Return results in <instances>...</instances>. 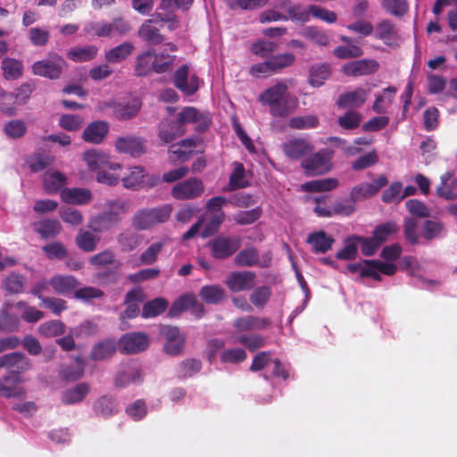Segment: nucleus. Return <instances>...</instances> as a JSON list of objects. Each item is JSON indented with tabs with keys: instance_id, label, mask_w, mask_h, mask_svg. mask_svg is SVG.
<instances>
[{
	"instance_id": "39448f33",
	"label": "nucleus",
	"mask_w": 457,
	"mask_h": 457,
	"mask_svg": "<svg viewBox=\"0 0 457 457\" xmlns=\"http://www.w3.org/2000/svg\"><path fill=\"white\" fill-rule=\"evenodd\" d=\"M347 269L351 272H359L361 277H370L377 281L381 280V274L393 276L397 270L395 264L377 260H365L361 263L350 264Z\"/></svg>"
},
{
	"instance_id": "dca6fc26",
	"label": "nucleus",
	"mask_w": 457,
	"mask_h": 457,
	"mask_svg": "<svg viewBox=\"0 0 457 457\" xmlns=\"http://www.w3.org/2000/svg\"><path fill=\"white\" fill-rule=\"evenodd\" d=\"M386 183V177L380 175L376 180L370 183L365 182L354 187L351 191L350 196L354 202L369 198L376 195Z\"/></svg>"
},
{
	"instance_id": "0e129e2a",
	"label": "nucleus",
	"mask_w": 457,
	"mask_h": 457,
	"mask_svg": "<svg viewBox=\"0 0 457 457\" xmlns=\"http://www.w3.org/2000/svg\"><path fill=\"white\" fill-rule=\"evenodd\" d=\"M246 186L247 182L245 179V168L242 163L236 162L234 164V170L229 178V190L243 188Z\"/></svg>"
},
{
	"instance_id": "1a4fd4ad",
	"label": "nucleus",
	"mask_w": 457,
	"mask_h": 457,
	"mask_svg": "<svg viewBox=\"0 0 457 457\" xmlns=\"http://www.w3.org/2000/svg\"><path fill=\"white\" fill-rule=\"evenodd\" d=\"M241 240L238 237L219 236L209 243L212 257L226 259L231 256L240 247Z\"/></svg>"
},
{
	"instance_id": "338daca9",
	"label": "nucleus",
	"mask_w": 457,
	"mask_h": 457,
	"mask_svg": "<svg viewBox=\"0 0 457 457\" xmlns=\"http://www.w3.org/2000/svg\"><path fill=\"white\" fill-rule=\"evenodd\" d=\"M318 119L314 115L297 116L289 120L288 125L295 129H308L318 126Z\"/></svg>"
},
{
	"instance_id": "2eb2a0df",
	"label": "nucleus",
	"mask_w": 457,
	"mask_h": 457,
	"mask_svg": "<svg viewBox=\"0 0 457 457\" xmlns=\"http://www.w3.org/2000/svg\"><path fill=\"white\" fill-rule=\"evenodd\" d=\"M117 152L129 154L137 157L145 153V142L142 138L133 136L120 137L114 143Z\"/></svg>"
},
{
	"instance_id": "aec40b11",
	"label": "nucleus",
	"mask_w": 457,
	"mask_h": 457,
	"mask_svg": "<svg viewBox=\"0 0 457 457\" xmlns=\"http://www.w3.org/2000/svg\"><path fill=\"white\" fill-rule=\"evenodd\" d=\"M282 149L289 159L299 160L311 154L313 151V146L303 138H293L284 143Z\"/></svg>"
},
{
	"instance_id": "69168bd1",
	"label": "nucleus",
	"mask_w": 457,
	"mask_h": 457,
	"mask_svg": "<svg viewBox=\"0 0 457 457\" xmlns=\"http://www.w3.org/2000/svg\"><path fill=\"white\" fill-rule=\"evenodd\" d=\"M269 60L274 73H277L285 68L292 66L295 61V57L292 54L285 53L274 55Z\"/></svg>"
},
{
	"instance_id": "7ed1b4c3",
	"label": "nucleus",
	"mask_w": 457,
	"mask_h": 457,
	"mask_svg": "<svg viewBox=\"0 0 457 457\" xmlns=\"http://www.w3.org/2000/svg\"><path fill=\"white\" fill-rule=\"evenodd\" d=\"M175 55L154 54L146 51L140 54L136 60L135 73L137 76H146L152 71L162 73L170 71L173 66Z\"/></svg>"
},
{
	"instance_id": "680f3d73",
	"label": "nucleus",
	"mask_w": 457,
	"mask_h": 457,
	"mask_svg": "<svg viewBox=\"0 0 457 457\" xmlns=\"http://www.w3.org/2000/svg\"><path fill=\"white\" fill-rule=\"evenodd\" d=\"M4 131L10 138H20L26 134L27 125L21 120H12L4 124Z\"/></svg>"
},
{
	"instance_id": "5fc2aeb1",
	"label": "nucleus",
	"mask_w": 457,
	"mask_h": 457,
	"mask_svg": "<svg viewBox=\"0 0 457 457\" xmlns=\"http://www.w3.org/2000/svg\"><path fill=\"white\" fill-rule=\"evenodd\" d=\"M338 186V181L336 179H322L312 180L303 184V189L309 192H324L330 191Z\"/></svg>"
},
{
	"instance_id": "c756f323",
	"label": "nucleus",
	"mask_w": 457,
	"mask_h": 457,
	"mask_svg": "<svg viewBox=\"0 0 457 457\" xmlns=\"http://www.w3.org/2000/svg\"><path fill=\"white\" fill-rule=\"evenodd\" d=\"M140 103L137 100H134L132 103H129L126 104H113L109 102L103 103L101 108H107V107H112L114 110V115L119 120H129L133 117H135L139 109H140Z\"/></svg>"
},
{
	"instance_id": "09e8293b",
	"label": "nucleus",
	"mask_w": 457,
	"mask_h": 457,
	"mask_svg": "<svg viewBox=\"0 0 457 457\" xmlns=\"http://www.w3.org/2000/svg\"><path fill=\"white\" fill-rule=\"evenodd\" d=\"M34 228L42 237L48 238L58 235L62 226L56 220H44L34 224Z\"/></svg>"
},
{
	"instance_id": "f257e3e1",
	"label": "nucleus",
	"mask_w": 457,
	"mask_h": 457,
	"mask_svg": "<svg viewBox=\"0 0 457 457\" xmlns=\"http://www.w3.org/2000/svg\"><path fill=\"white\" fill-rule=\"evenodd\" d=\"M82 161L99 183L116 186L120 181L121 165L111 161L110 155L100 149H88L82 154Z\"/></svg>"
},
{
	"instance_id": "4c0bfd02",
	"label": "nucleus",
	"mask_w": 457,
	"mask_h": 457,
	"mask_svg": "<svg viewBox=\"0 0 457 457\" xmlns=\"http://www.w3.org/2000/svg\"><path fill=\"white\" fill-rule=\"evenodd\" d=\"M116 217L112 214H108L107 212L98 214L93 216L88 220V228L93 232H104L110 229L113 225L117 224L115 222Z\"/></svg>"
},
{
	"instance_id": "72a5a7b5",
	"label": "nucleus",
	"mask_w": 457,
	"mask_h": 457,
	"mask_svg": "<svg viewBox=\"0 0 457 457\" xmlns=\"http://www.w3.org/2000/svg\"><path fill=\"white\" fill-rule=\"evenodd\" d=\"M11 306V303H5L0 309V332H13L20 327V318L9 312Z\"/></svg>"
},
{
	"instance_id": "e433bc0d",
	"label": "nucleus",
	"mask_w": 457,
	"mask_h": 457,
	"mask_svg": "<svg viewBox=\"0 0 457 457\" xmlns=\"http://www.w3.org/2000/svg\"><path fill=\"white\" fill-rule=\"evenodd\" d=\"M1 69L5 79L14 80L22 75L23 64L17 59L5 57L1 62Z\"/></svg>"
},
{
	"instance_id": "8fccbe9b",
	"label": "nucleus",
	"mask_w": 457,
	"mask_h": 457,
	"mask_svg": "<svg viewBox=\"0 0 457 457\" xmlns=\"http://www.w3.org/2000/svg\"><path fill=\"white\" fill-rule=\"evenodd\" d=\"M168 307V302L162 297H157L145 303L142 310V317L145 319L156 317Z\"/></svg>"
},
{
	"instance_id": "49530a36",
	"label": "nucleus",
	"mask_w": 457,
	"mask_h": 457,
	"mask_svg": "<svg viewBox=\"0 0 457 457\" xmlns=\"http://www.w3.org/2000/svg\"><path fill=\"white\" fill-rule=\"evenodd\" d=\"M116 352V344L112 340H105L94 345L90 357L95 361H102L113 355Z\"/></svg>"
},
{
	"instance_id": "a19ab883",
	"label": "nucleus",
	"mask_w": 457,
	"mask_h": 457,
	"mask_svg": "<svg viewBox=\"0 0 457 457\" xmlns=\"http://www.w3.org/2000/svg\"><path fill=\"white\" fill-rule=\"evenodd\" d=\"M99 241L100 237L94 232L84 229H79L75 237L78 247L84 252L95 251Z\"/></svg>"
},
{
	"instance_id": "052dcab7",
	"label": "nucleus",
	"mask_w": 457,
	"mask_h": 457,
	"mask_svg": "<svg viewBox=\"0 0 457 457\" xmlns=\"http://www.w3.org/2000/svg\"><path fill=\"white\" fill-rule=\"evenodd\" d=\"M302 34L305 38L320 46H326L329 43V37L326 32L313 26L306 27Z\"/></svg>"
},
{
	"instance_id": "a18cd8bd",
	"label": "nucleus",
	"mask_w": 457,
	"mask_h": 457,
	"mask_svg": "<svg viewBox=\"0 0 457 457\" xmlns=\"http://www.w3.org/2000/svg\"><path fill=\"white\" fill-rule=\"evenodd\" d=\"M134 50L130 42H124L105 53V60L112 63L120 62L125 60Z\"/></svg>"
},
{
	"instance_id": "7c9ffc66",
	"label": "nucleus",
	"mask_w": 457,
	"mask_h": 457,
	"mask_svg": "<svg viewBox=\"0 0 457 457\" xmlns=\"http://www.w3.org/2000/svg\"><path fill=\"white\" fill-rule=\"evenodd\" d=\"M306 242L312 245V251L317 253H324L331 249L334 239L324 231L311 233Z\"/></svg>"
},
{
	"instance_id": "2f4dec72",
	"label": "nucleus",
	"mask_w": 457,
	"mask_h": 457,
	"mask_svg": "<svg viewBox=\"0 0 457 457\" xmlns=\"http://www.w3.org/2000/svg\"><path fill=\"white\" fill-rule=\"evenodd\" d=\"M144 293L140 289H133L127 293L125 303L127 308L121 314V319H132L139 313V303L144 300Z\"/></svg>"
},
{
	"instance_id": "423d86ee",
	"label": "nucleus",
	"mask_w": 457,
	"mask_h": 457,
	"mask_svg": "<svg viewBox=\"0 0 457 457\" xmlns=\"http://www.w3.org/2000/svg\"><path fill=\"white\" fill-rule=\"evenodd\" d=\"M333 152L328 149H322L304 159L302 162V167L308 176L322 175L329 171L332 168L331 159Z\"/></svg>"
},
{
	"instance_id": "c85d7f7f",
	"label": "nucleus",
	"mask_w": 457,
	"mask_h": 457,
	"mask_svg": "<svg viewBox=\"0 0 457 457\" xmlns=\"http://www.w3.org/2000/svg\"><path fill=\"white\" fill-rule=\"evenodd\" d=\"M195 146V141L193 139H184L178 144H174L169 148L170 159L172 162H185L193 153Z\"/></svg>"
},
{
	"instance_id": "ddd939ff",
	"label": "nucleus",
	"mask_w": 457,
	"mask_h": 457,
	"mask_svg": "<svg viewBox=\"0 0 457 457\" xmlns=\"http://www.w3.org/2000/svg\"><path fill=\"white\" fill-rule=\"evenodd\" d=\"M178 123L184 128L187 124L194 123L200 130L206 129L211 122L207 113L200 112L192 106L184 107L177 115Z\"/></svg>"
},
{
	"instance_id": "f3484780",
	"label": "nucleus",
	"mask_w": 457,
	"mask_h": 457,
	"mask_svg": "<svg viewBox=\"0 0 457 457\" xmlns=\"http://www.w3.org/2000/svg\"><path fill=\"white\" fill-rule=\"evenodd\" d=\"M379 68V63L373 59H362L345 63L343 72L347 76L358 77L375 73Z\"/></svg>"
},
{
	"instance_id": "3c124183",
	"label": "nucleus",
	"mask_w": 457,
	"mask_h": 457,
	"mask_svg": "<svg viewBox=\"0 0 457 457\" xmlns=\"http://www.w3.org/2000/svg\"><path fill=\"white\" fill-rule=\"evenodd\" d=\"M271 296V288L269 286H262L254 288L249 295L251 303L257 309H262L268 303Z\"/></svg>"
},
{
	"instance_id": "412c9836",
	"label": "nucleus",
	"mask_w": 457,
	"mask_h": 457,
	"mask_svg": "<svg viewBox=\"0 0 457 457\" xmlns=\"http://www.w3.org/2000/svg\"><path fill=\"white\" fill-rule=\"evenodd\" d=\"M270 325V320L265 317H257L246 315L237 318L233 321V327L238 332H246L252 330H262Z\"/></svg>"
},
{
	"instance_id": "473e14b6",
	"label": "nucleus",
	"mask_w": 457,
	"mask_h": 457,
	"mask_svg": "<svg viewBox=\"0 0 457 457\" xmlns=\"http://www.w3.org/2000/svg\"><path fill=\"white\" fill-rule=\"evenodd\" d=\"M48 283L60 295L68 294L79 286L78 280L70 275H55Z\"/></svg>"
},
{
	"instance_id": "c03bdc74",
	"label": "nucleus",
	"mask_w": 457,
	"mask_h": 457,
	"mask_svg": "<svg viewBox=\"0 0 457 457\" xmlns=\"http://www.w3.org/2000/svg\"><path fill=\"white\" fill-rule=\"evenodd\" d=\"M117 240L123 252H131L141 244L142 237L135 231L127 229L118 236Z\"/></svg>"
},
{
	"instance_id": "bf43d9fd",
	"label": "nucleus",
	"mask_w": 457,
	"mask_h": 457,
	"mask_svg": "<svg viewBox=\"0 0 457 457\" xmlns=\"http://www.w3.org/2000/svg\"><path fill=\"white\" fill-rule=\"evenodd\" d=\"M247 357L245 349L240 347L224 349L220 353V361L223 363L237 364L244 361Z\"/></svg>"
},
{
	"instance_id": "774afa93",
	"label": "nucleus",
	"mask_w": 457,
	"mask_h": 457,
	"mask_svg": "<svg viewBox=\"0 0 457 457\" xmlns=\"http://www.w3.org/2000/svg\"><path fill=\"white\" fill-rule=\"evenodd\" d=\"M162 247L163 244L161 242L152 244L140 254V263L143 265H151L155 262Z\"/></svg>"
},
{
	"instance_id": "4d7b16f0",
	"label": "nucleus",
	"mask_w": 457,
	"mask_h": 457,
	"mask_svg": "<svg viewBox=\"0 0 457 457\" xmlns=\"http://www.w3.org/2000/svg\"><path fill=\"white\" fill-rule=\"evenodd\" d=\"M330 69L327 64H320L312 67L310 71L309 82L313 87H320L329 77Z\"/></svg>"
},
{
	"instance_id": "4be33fe9",
	"label": "nucleus",
	"mask_w": 457,
	"mask_h": 457,
	"mask_svg": "<svg viewBox=\"0 0 457 457\" xmlns=\"http://www.w3.org/2000/svg\"><path fill=\"white\" fill-rule=\"evenodd\" d=\"M166 338L164 345L165 352L170 355H177L183 350L185 337L176 327H166L162 329Z\"/></svg>"
},
{
	"instance_id": "4468645a",
	"label": "nucleus",
	"mask_w": 457,
	"mask_h": 457,
	"mask_svg": "<svg viewBox=\"0 0 457 457\" xmlns=\"http://www.w3.org/2000/svg\"><path fill=\"white\" fill-rule=\"evenodd\" d=\"M162 21V14L155 12L151 19L146 20L138 29L137 35L149 45H158L163 41V37L154 23L159 24Z\"/></svg>"
},
{
	"instance_id": "e2e57ef3",
	"label": "nucleus",
	"mask_w": 457,
	"mask_h": 457,
	"mask_svg": "<svg viewBox=\"0 0 457 457\" xmlns=\"http://www.w3.org/2000/svg\"><path fill=\"white\" fill-rule=\"evenodd\" d=\"M224 212L210 213V217L207 218L204 228L201 233L202 237L205 238L214 234L218 230L220 224L224 221Z\"/></svg>"
},
{
	"instance_id": "a211bd4d",
	"label": "nucleus",
	"mask_w": 457,
	"mask_h": 457,
	"mask_svg": "<svg viewBox=\"0 0 457 457\" xmlns=\"http://www.w3.org/2000/svg\"><path fill=\"white\" fill-rule=\"evenodd\" d=\"M19 375L9 373L0 378V395L5 398H19L25 395Z\"/></svg>"
},
{
	"instance_id": "603ef678",
	"label": "nucleus",
	"mask_w": 457,
	"mask_h": 457,
	"mask_svg": "<svg viewBox=\"0 0 457 457\" xmlns=\"http://www.w3.org/2000/svg\"><path fill=\"white\" fill-rule=\"evenodd\" d=\"M381 6L395 17H403L409 11L407 0H381Z\"/></svg>"
},
{
	"instance_id": "6ab92c4d",
	"label": "nucleus",
	"mask_w": 457,
	"mask_h": 457,
	"mask_svg": "<svg viewBox=\"0 0 457 457\" xmlns=\"http://www.w3.org/2000/svg\"><path fill=\"white\" fill-rule=\"evenodd\" d=\"M373 36L383 41L386 45L392 46L398 39V32L395 24L389 19H382L373 26Z\"/></svg>"
},
{
	"instance_id": "5701e85b",
	"label": "nucleus",
	"mask_w": 457,
	"mask_h": 457,
	"mask_svg": "<svg viewBox=\"0 0 457 457\" xmlns=\"http://www.w3.org/2000/svg\"><path fill=\"white\" fill-rule=\"evenodd\" d=\"M367 96L368 90L358 87L340 95L337 104L340 108H358L365 103Z\"/></svg>"
},
{
	"instance_id": "79ce46f5",
	"label": "nucleus",
	"mask_w": 457,
	"mask_h": 457,
	"mask_svg": "<svg viewBox=\"0 0 457 457\" xmlns=\"http://www.w3.org/2000/svg\"><path fill=\"white\" fill-rule=\"evenodd\" d=\"M199 295L206 303L217 304L223 301L226 292L219 285H208L201 288Z\"/></svg>"
},
{
	"instance_id": "58836bf2",
	"label": "nucleus",
	"mask_w": 457,
	"mask_h": 457,
	"mask_svg": "<svg viewBox=\"0 0 457 457\" xmlns=\"http://www.w3.org/2000/svg\"><path fill=\"white\" fill-rule=\"evenodd\" d=\"M145 175V170L141 166L130 167L121 179L122 185L129 189H137L143 183Z\"/></svg>"
},
{
	"instance_id": "393cba45",
	"label": "nucleus",
	"mask_w": 457,
	"mask_h": 457,
	"mask_svg": "<svg viewBox=\"0 0 457 457\" xmlns=\"http://www.w3.org/2000/svg\"><path fill=\"white\" fill-rule=\"evenodd\" d=\"M61 199L69 204L82 205L92 200V193L87 188L73 187L63 188L61 193Z\"/></svg>"
},
{
	"instance_id": "f03ea898",
	"label": "nucleus",
	"mask_w": 457,
	"mask_h": 457,
	"mask_svg": "<svg viewBox=\"0 0 457 457\" xmlns=\"http://www.w3.org/2000/svg\"><path fill=\"white\" fill-rule=\"evenodd\" d=\"M259 101L270 106V112L274 117H287L298 106V99L288 93V86L285 81H279L264 90Z\"/></svg>"
},
{
	"instance_id": "cd10ccee",
	"label": "nucleus",
	"mask_w": 457,
	"mask_h": 457,
	"mask_svg": "<svg viewBox=\"0 0 457 457\" xmlns=\"http://www.w3.org/2000/svg\"><path fill=\"white\" fill-rule=\"evenodd\" d=\"M185 131V128H182L177 120H162L159 125L158 136L163 144H168L183 136Z\"/></svg>"
},
{
	"instance_id": "20e7f679",
	"label": "nucleus",
	"mask_w": 457,
	"mask_h": 457,
	"mask_svg": "<svg viewBox=\"0 0 457 457\" xmlns=\"http://www.w3.org/2000/svg\"><path fill=\"white\" fill-rule=\"evenodd\" d=\"M172 207L165 204L156 208H142L132 217L131 225L136 230H147L154 226L166 222L170 217Z\"/></svg>"
},
{
	"instance_id": "6e6d98bb",
	"label": "nucleus",
	"mask_w": 457,
	"mask_h": 457,
	"mask_svg": "<svg viewBox=\"0 0 457 457\" xmlns=\"http://www.w3.org/2000/svg\"><path fill=\"white\" fill-rule=\"evenodd\" d=\"M65 331L64 324L60 320H49L42 323L37 328V332L45 337H54L63 334Z\"/></svg>"
},
{
	"instance_id": "bb28decb",
	"label": "nucleus",
	"mask_w": 457,
	"mask_h": 457,
	"mask_svg": "<svg viewBox=\"0 0 457 457\" xmlns=\"http://www.w3.org/2000/svg\"><path fill=\"white\" fill-rule=\"evenodd\" d=\"M67 183V178L58 170H47L43 176L44 189L47 194L61 192Z\"/></svg>"
},
{
	"instance_id": "c9c22d12",
	"label": "nucleus",
	"mask_w": 457,
	"mask_h": 457,
	"mask_svg": "<svg viewBox=\"0 0 457 457\" xmlns=\"http://www.w3.org/2000/svg\"><path fill=\"white\" fill-rule=\"evenodd\" d=\"M141 380V370L137 366H129L117 373L115 385L119 387H124L129 384H137Z\"/></svg>"
},
{
	"instance_id": "f8f14e48",
	"label": "nucleus",
	"mask_w": 457,
	"mask_h": 457,
	"mask_svg": "<svg viewBox=\"0 0 457 457\" xmlns=\"http://www.w3.org/2000/svg\"><path fill=\"white\" fill-rule=\"evenodd\" d=\"M173 82L175 87L187 96L195 94L199 87L198 77L195 74L189 75V67L186 64L176 71Z\"/></svg>"
},
{
	"instance_id": "b1692460",
	"label": "nucleus",
	"mask_w": 457,
	"mask_h": 457,
	"mask_svg": "<svg viewBox=\"0 0 457 457\" xmlns=\"http://www.w3.org/2000/svg\"><path fill=\"white\" fill-rule=\"evenodd\" d=\"M4 368L12 370L10 373L19 375L31 368L30 361L21 353L14 352L2 356Z\"/></svg>"
},
{
	"instance_id": "a878e982",
	"label": "nucleus",
	"mask_w": 457,
	"mask_h": 457,
	"mask_svg": "<svg viewBox=\"0 0 457 457\" xmlns=\"http://www.w3.org/2000/svg\"><path fill=\"white\" fill-rule=\"evenodd\" d=\"M109 131V125L103 120L90 123L83 131L82 138L88 143L100 144Z\"/></svg>"
},
{
	"instance_id": "9b49d317",
	"label": "nucleus",
	"mask_w": 457,
	"mask_h": 457,
	"mask_svg": "<svg viewBox=\"0 0 457 457\" xmlns=\"http://www.w3.org/2000/svg\"><path fill=\"white\" fill-rule=\"evenodd\" d=\"M255 273L248 270L233 271L225 280V285L232 293L248 291L255 286Z\"/></svg>"
},
{
	"instance_id": "0eeeda50",
	"label": "nucleus",
	"mask_w": 457,
	"mask_h": 457,
	"mask_svg": "<svg viewBox=\"0 0 457 457\" xmlns=\"http://www.w3.org/2000/svg\"><path fill=\"white\" fill-rule=\"evenodd\" d=\"M66 67L64 59L57 54L37 61L32 65V72L50 79H58Z\"/></svg>"
},
{
	"instance_id": "9d476101",
	"label": "nucleus",
	"mask_w": 457,
	"mask_h": 457,
	"mask_svg": "<svg viewBox=\"0 0 457 457\" xmlns=\"http://www.w3.org/2000/svg\"><path fill=\"white\" fill-rule=\"evenodd\" d=\"M149 337L142 332H132L123 335L119 341V349L123 353H137L147 349Z\"/></svg>"
},
{
	"instance_id": "ea45409f",
	"label": "nucleus",
	"mask_w": 457,
	"mask_h": 457,
	"mask_svg": "<svg viewBox=\"0 0 457 457\" xmlns=\"http://www.w3.org/2000/svg\"><path fill=\"white\" fill-rule=\"evenodd\" d=\"M98 53L95 46H78L71 48L67 52V57L73 62H84L93 60Z\"/></svg>"
},
{
	"instance_id": "de8ad7c7",
	"label": "nucleus",
	"mask_w": 457,
	"mask_h": 457,
	"mask_svg": "<svg viewBox=\"0 0 457 457\" xmlns=\"http://www.w3.org/2000/svg\"><path fill=\"white\" fill-rule=\"evenodd\" d=\"M397 92L395 87H388L385 88L380 96H378L372 106V109L378 113H384L392 104L395 96Z\"/></svg>"
},
{
	"instance_id": "37998d69",
	"label": "nucleus",
	"mask_w": 457,
	"mask_h": 457,
	"mask_svg": "<svg viewBox=\"0 0 457 457\" xmlns=\"http://www.w3.org/2000/svg\"><path fill=\"white\" fill-rule=\"evenodd\" d=\"M14 306L21 312V319L28 323H36L45 317L42 311L29 305L25 301H19Z\"/></svg>"
},
{
	"instance_id": "f704fd0d",
	"label": "nucleus",
	"mask_w": 457,
	"mask_h": 457,
	"mask_svg": "<svg viewBox=\"0 0 457 457\" xmlns=\"http://www.w3.org/2000/svg\"><path fill=\"white\" fill-rule=\"evenodd\" d=\"M90 386L87 383H79L65 390L62 395V402L65 404H74L81 402L89 393Z\"/></svg>"
},
{
	"instance_id": "13d9d810",
	"label": "nucleus",
	"mask_w": 457,
	"mask_h": 457,
	"mask_svg": "<svg viewBox=\"0 0 457 457\" xmlns=\"http://www.w3.org/2000/svg\"><path fill=\"white\" fill-rule=\"evenodd\" d=\"M234 261L240 267L253 266L258 262V253L253 247L245 248L236 255Z\"/></svg>"
},
{
	"instance_id": "6e6552de",
	"label": "nucleus",
	"mask_w": 457,
	"mask_h": 457,
	"mask_svg": "<svg viewBox=\"0 0 457 457\" xmlns=\"http://www.w3.org/2000/svg\"><path fill=\"white\" fill-rule=\"evenodd\" d=\"M204 191L203 181L197 178H190L175 184L170 193L177 200H191L201 196Z\"/></svg>"
},
{
	"instance_id": "864d4df0",
	"label": "nucleus",
	"mask_w": 457,
	"mask_h": 457,
	"mask_svg": "<svg viewBox=\"0 0 457 457\" xmlns=\"http://www.w3.org/2000/svg\"><path fill=\"white\" fill-rule=\"evenodd\" d=\"M194 304H195V295L194 294H186L172 303L169 310V315L170 317L179 316L181 312L190 308L192 309Z\"/></svg>"
}]
</instances>
